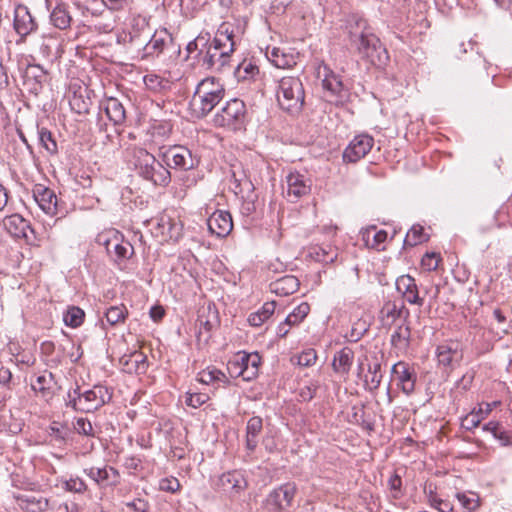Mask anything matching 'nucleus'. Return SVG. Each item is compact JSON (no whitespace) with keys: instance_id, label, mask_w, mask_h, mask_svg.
I'll return each mask as SVG.
<instances>
[{"instance_id":"nucleus-50","label":"nucleus","mask_w":512,"mask_h":512,"mask_svg":"<svg viewBox=\"0 0 512 512\" xmlns=\"http://www.w3.org/2000/svg\"><path fill=\"white\" fill-rule=\"evenodd\" d=\"M320 388V383L318 380H311L307 385L303 386L299 389V397L301 401L308 402L311 401L317 393V390Z\"/></svg>"},{"instance_id":"nucleus-29","label":"nucleus","mask_w":512,"mask_h":512,"mask_svg":"<svg viewBox=\"0 0 512 512\" xmlns=\"http://www.w3.org/2000/svg\"><path fill=\"white\" fill-rule=\"evenodd\" d=\"M271 291L278 296H288L299 288V281L295 276L287 275L270 284Z\"/></svg>"},{"instance_id":"nucleus-33","label":"nucleus","mask_w":512,"mask_h":512,"mask_svg":"<svg viewBox=\"0 0 512 512\" xmlns=\"http://www.w3.org/2000/svg\"><path fill=\"white\" fill-rule=\"evenodd\" d=\"M381 315L384 325H392L397 319L407 317L409 311L402 304L398 306L395 302H387L381 309Z\"/></svg>"},{"instance_id":"nucleus-46","label":"nucleus","mask_w":512,"mask_h":512,"mask_svg":"<svg viewBox=\"0 0 512 512\" xmlns=\"http://www.w3.org/2000/svg\"><path fill=\"white\" fill-rule=\"evenodd\" d=\"M46 70L39 64L27 65L24 72L25 81H34L36 84H41L46 78Z\"/></svg>"},{"instance_id":"nucleus-15","label":"nucleus","mask_w":512,"mask_h":512,"mask_svg":"<svg viewBox=\"0 0 512 512\" xmlns=\"http://www.w3.org/2000/svg\"><path fill=\"white\" fill-rule=\"evenodd\" d=\"M84 474L94 481L100 488L116 487L121 481L119 471L109 465L85 468Z\"/></svg>"},{"instance_id":"nucleus-49","label":"nucleus","mask_w":512,"mask_h":512,"mask_svg":"<svg viewBox=\"0 0 512 512\" xmlns=\"http://www.w3.org/2000/svg\"><path fill=\"white\" fill-rule=\"evenodd\" d=\"M410 338L409 326L400 325L391 335L393 346L407 345Z\"/></svg>"},{"instance_id":"nucleus-36","label":"nucleus","mask_w":512,"mask_h":512,"mask_svg":"<svg viewBox=\"0 0 512 512\" xmlns=\"http://www.w3.org/2000/svg\"><path fill=\"white\" fill-rule=\"evenodd\" d=\"M267 58L277 68H290L296 64L292 54L285 53L282 49L277 47L267 52Z\"/></svg>"},{"instance_id":"nucleus-21","label":"nucleus","mask_w":512,"mask_h":512,"mask_svg":"<svg viewBox=\"0 0 512 512\" xmlns=\"http://www.w3.org/2000/svg\"><path fill=\"white\" fill-rule=\"evenodd\" d=\"M198 337H204L207 341L210 338V333L219 325L218 312L208 306L206 309H201L198 314Z\"/></svg>"},{"instance_id":"nucleus-10","label":"nucleus","mask_w":512,"mask_h":512,"mask_svg":"<svg viewBox=\"0 0 512 512\" xmlns=\"http://www.w3.org/2000/svg\"><path fill=\"white\" fill-rule=\"evenodd\" d=\"M296 486L286 483L271 491L262 503L263 512H286L292 505Z\"/></svg>"},{"instance_id":"nucleus-44","label":"nucleus","mask_w":512,"mask_h":512,"mask_svg":"<svg viewBox=\"0 0 512 512\" xmlns=\"http://www.w3.org/2000/svg\"><path fill=\"white\" fill-rule=\"evenodd\" d=\"M38 138L41 146L49 153L56 154L58 151L56 140L47 128H38Z\"/></svg>"},{"instance_id":"nucleus-23","label":"nucleus","mask_w":512,"mask_h":512,"mask_svg":"<svg viewBox=\"0 0 512 512\" xmlns=\"http://www.w3.org/2000/svg\"><path fill=\"white\" fill-rule=\"evenodd\" d=\"M363 244L371 249L381 252L385 250L384 243L387 240V232L385 230H377L374 225L362 229L360 232Z\"/></svg>"},{"instance_id":"nucleus-32","label":"nucleus","mask_w":512,"mask_h":512,"mask_svg":"<svg viewBox=\"0 0 512 512\" xmlns=\"http://www.w3.org/2000/svg\"><path fill=\"white\" fill-rule=\"evenodd\" d=\"M53 384L54 376L52 373H48L47 375H39L36 381L31 384V387L35 393L48 401L54 396Z\"/></svg>"},{"instance_id":"nucleus-3","label":"nucleus","mask_w":512,"mask_h":512,"mask_svg":"<svg viewBox=\"0 0 512 512\" xmlns=\"http://www.w3.org/2000/svg\"><path fill=\"white\" fill-rule=\"evenodd\" d=\"M234 46L233 32H229L228 29L223 30V26H221L213 42L201 58L198 59V63L207 70L222 72L229 65Z\"/></svg>"},{"instance_id":"nucleus-7","label":"nucleus","mask_w":512,"mask_h":512,"mask_svg":"<svg viewBox=\"0 0 512 512\" xmlns=\"http://www.w3.org/2000/svg\"><path fill=\"white\" fill-rule=\"evenodd\" d=\"M93 251L98 254H107L111 256H133L134 248L132 244L125 240L118 231L111 229L99 233L92 244Z\"/></svg>"},{"instance_id":"nucleus-22","label":"nucleus","mask_w":512,"mask_h":512,"mask_svg":"<svg viewBox=\"0 0 512 512\" xmlns=\"http://www.w3.org/2000/svg\"><path fill=\"white\" fill-rule=\"evenodd\" d=\"M148 223L155 229L156 236H161L163 239H176L180 233L178 224L167 215L151 219Z\"/></svg>"},{"instance_id":"nucleus-55","label":"nucleus","mask_w":512,"mask_h":512,"mask_svg":"<svg viewBox=\"0 0 512 512\" xmlns=\"http://www.w3.org/2000/svg\"><path fill=\"white\" fill-rule=\"evenodd\" d=\"M75 430L79 434H83L85 436H94V429L89 420L86 418H77L74 424Z\"/></svg>"},{"instance_id":"nucleus-43","label":"nucleus","mask_w":512,"mask_h":512,"mask_svg":"<svg viewBox=\"0 0 512 512\" xmlns=\"http://www.w3.org/2000/svg\"><path fill=\"white\" fill-rule=\"evenodd\" d=\"M58 47L59 43L55 37L50 35H43L39 45V53L43 58L48 59L57 54Z\"/></svg>"},{"instance_id":"nucleus-37","label":"nucleus","mask_w":512,"mask_h":512,"mask_svg":"<svg viewBox=\"0 0 512 512\" xmlns=\"http://www.w3.org/2000/svg\"><path fill=\"white\" fill-rule=\"evenodd\" d=\"M50 21L53 26L61 30L70 27L71 16L67 6L63 3L58 4L50 14Z\"/></svg>"},{"instance_id":"nucleus-51","label":"nucleus","mask_w":512,"mask_h":512,"mask_svg":"<svg viewBox=\"0 0 512 512\" xmlns=\"http://www.w3.org/2000/svg\"><path fill=\"white\" fill-rule=\"evenodd\" d=\"M71 108L78 114H85L89 111L90 100L85 99L81 94L74 93L70 100Z\"/></svg>"},{"instance_id":"nucleus-60","label":"nucleus","mask_w":512,"mask_h":512,"mask_svg":"<svg viewBox=\"0 0 512 512\" xmlns=\"http://www.w3.org/2000/svg\"><path fill=\"white\" fill-rule=\"evenodd\" d=\"M180 488V483L176 478H163L159 481V489L165 492L175 493Z\"/></svg>"},{"instance_id":"nucleus-24","label":"nucleus","mask_w":512,"mask_h":512,"mask_svg":"<svg viewBox=\"0 0 512 512\" xmlns=\"http://www.w3.org/2000/svg\"><path fill=\"white\" fill-rule=\"evenodd\" d=\"M4 226L13 237L24 238L26 241L30 238L29 233L33 234V230L28 221L19 214H13L6 217L4 220Z\"/></svg>"},{"instance_id":"nucleus-59","label":"nucleus","mask_w":512,"mask_h":512,"mask_svg":"<svg viewBox=\"0 0 512 512\" xmlns=\"http://www.w3.org/2000/svg\"><path fill=\"white\" fill-rule=\"evenodd\" d=\"M242 367L240 366V361L238 359L237 354L228 361L227 370L229 372L230 377L238 378L241 377L244 380V374L241 371Z\"/></svg>"},{"instance_id":"nucleus-42","label":"nucleus","mask_w":512,"mask_h":512,"mask_svg":"<svg viewBox=\"0 0 512 512\" xmlns=\"http://www.w3.org/2000/svg\"><path fill=\"white\" fill-rule=\"evenodd\" d=\"M234 73L239 81H244L253 79L255 75L259 73V68L251 61L244 60L242 63L237 65Z\"/></svg>"},{"instance_id":"nucleus-47","label":"nucleus","mask_w":512,"mask_h":512,"mask_svg":"<svg viewBox=\"0 0 512 512\" xmlns=\"http://www.w3.org/2000/svg\"><path fill=\"white\" fill-rule=\"evenodd\" d=\"M309 311H310V306L308 303L303 302V303L299 304L285 318L286 324H289V326H294V325L299 324L309 314Z\"/></svg>"},{"instance_id":"nucleus-41","label":"nucleus","mask_w":512,"mask_h":512,"mask_svg":"<svg viewBox=\"0 0 512 512\" xmlns=\"http://www.w3.org/2000/svg\"><path fill=\"white\" fill-rule=\"evenodd\" d=\"M198 380L203 384H212V383H228V378L226 375L216 369V368H207L199 373Z\"/></svg>"},{"instance_id":"nucleus-54","label":"nucleus","mask_w":512,"mask_h":512,"mask_svg":"<svg viewBox=\"0 0 512 512\" xmlns=\"http://www.w3.org/2000/svg\"><path fill=\"white\" fill-rule=\"evenodd\" d=\"M457 499L459 503L469 511L475 510L479 505L478 498L473 493H471L470 495H467L465 493H458Z\"/></svg>"},{"instance_id":"nucleus-38","label":"nucleus","mask_w":512,"mask_h":512,"mask_svg":"<svg viewBox=\"0 0 512 512\" xmlns=\"http://www.w3.org/2000/svg\"><path fill=\"white\" fill-rule=\"evenodd\" d=\"M276 304L274 301L266 302L260 310L253 312L248 316V322L251 326L259 327L268 320L275 311Z\"/></svg>"},{"instance_id":"nucleus-5","label":"nucleus","mask_w":512,"mask_h":512,"mask_svg":"<svg viewBox=\"0 0 512 512\" xmlns=\"http://www.w3.org/2000/svg\"><path fill=\"white\" fill-rule=\"evenodd\" d=\"M112 399V392L103 385H94L91 389L81 391L77 386L68 392L67 406L75 411L90 413L98 410Z\"/></svg>"},{"instance_id":"nucleus-40","label":"nucleus","mask_w":512,"mask_h":512,"mask_svg":"<svg viewBox=\"0 0 512 512\" xmlns=\"http://www.w3.org/2000/svg\"><path fill=\"white\" fill-rule=\"evenodd\" d=\"M128 316V310L125 305H117L109 307L105 312L107 322L112 325L123 323Z\"/></svg>"},{"instance_id":"nucleus-20","label":"nucleus","mask_w":512,"mask_h":512,"mask_svg":"<svg viewBox=\"0 0 512 512\" xmlns=\"http://www.w3.org/2000/svg\"><path fill=\"white\" fill-rule=\"evenodd\" d=\"M100 110H103L107 118L114 126H121L126 121V109L123 103L114 97L105 99L100 104Z\"/></svg>"},{"instance_id":"nucleus-19","label":"nucleus","mask_w":512,"mask_h":512,"mask_svg":"<svg viewBox=\"0 0 512 512\" xmlns=\"http://www.w3.org/2000/svg\"><path fill=\"white\" fill-rule=\"evenodd\" d=\"M317 77L322 78V86L331 96L344 98L342 81L327 65L323 64L318 67Z\"/></svg>"},{"instance_id":"nucleus-56","label":"nucleus","mask_w":512,"mask_h":512,"mask_svg":"<svg viewBox=\"0 0 512 512\" xmlns=\"http://www.w3.org/2000/svg\"><path fill=\"white\" fill-rule=\"evenodd\" d=\"M125 506L129 509V512H148L150 508L148 501L142 498L126 502Z\"/></svg>"},{"instance_id":"nucleus-52","label":"nucleus","mask_w":512,"mask_h":512,"mask_svg":"<svg viewBox=\"0 0 512 512\" xmlns=\"http://www.w3.org/2000/svg\"><path fill=\"white\" fill-rule=\"evenodd\" d=\"M317 360V353L314 349L309 348L302 351L297 356V364L303 367H310L315 364Z\"/></svg>"},{"instance_id":"nucleus-9","label":"nucleus","mask_w":512,"mask_h":512,"mask_svg":"<svg viewBox=\"0 0 512 512\" xmlns=\"http://www.w3.org/2000/svg\"><path fill=\"white\" fill-rule=\"evenodd\" d=\"M245 117V103L238 98H234L228 101L226 105L214 116L213 121L216 126L238 130L243 127Z\"/></svg>"},{"instance_id":"nucleus-12","label":"nucleus","mask_w":512,"mask_h":512,"mask_svg":"<svg viewBox=\"0 0 512 512\" xmlns=\"http://www.w3.org/2000/svg\"><path fill=\"white\" fill-rule=\"evenodd\" d=\"M248 486L247 480L239 470H232L220 475L215 482L216 489L230 498L237 497Z\"/></svg>"},{"instance_id":"nucleus-6","label":"nucleus","mask_w":512,"mask_h":512,"mask_svg":"<svg viewBox=\"0 0 512 512\" xmlns=\"http://www.w3.org/2000/svg\"><path fill=\"white\" fill-rule=\"evenodd\" d=\"M305 91L298 77L284 76L278 82L277 101L280 107L292 114L299 113L304 105Z\"/></svg>"},{"instance_id":"nucleus-45","label":"nucleus","mask_w":512,"mask_h":512,"mask_svg":"<svg viewBox=\"0 0 512 512\" xmlns=\"http://www.w3.org/2000/svg\"><path fill=\"white\" fill-rule=\"evenodd\" d=\"M84 317L85 313L81 308L72 306L64 314L63 320L67 326L77 328L83 323Z\"/></svg>"},{"instance_id":"nucleus-35","label":"nucleus","mask_w":512,"mask_h":512,"mask_svg":"<svg viewBox=\"0 0 512 512\" xmlns=\"http://www.w3.org/2000/svg\"><path fill=\"white\" fill-rule=\"evenodd\" d=\"M171 42L172 38L170 34L167 32L166 29L156 32L152 35L149 42L145 46V50L147 54L153 55V54H159L163 51L164 47L166 46L167 42Z\"/></svg>"},{"instance_id":"nucleus-31","label":"nucleus","mask_w":512,"mask_h":512,"mask_svg":"<svg viewBox=\"0 0 512 512\" xmlns=\"http://www.w3.org/2000/svg\"><path fill=\"white\" fill-rule=\"evenodd\" d=\"M263 421L261 417H251L246 426V448L253 452L258 445V436L262 431Z\"/></svg>"},{"instance_id":"nucleus-61","label":"nucleus","mask_w":512,"mask_h":512,"mask_svg":"<svg viewBox=\"0 0 512 512\" xmlns=\"http://www.w3.org/2000/svg\"><path fill=\"white\" fill-rule=\"evenodd\" d=\"M443 258H420V267L423 271L438 270Z\"/></svg>"},{"instance_id":"nucleus-16","label":"nucleus","mask_w":512,"mask_h":512,"mask_svg":"<svg viewBox=\"0 0 512 512\" xmlns=\"http://www.w3.org/2000/svg\"><path fill=\"white\" fill-rule=\"evenodd\" d=\"M391 372L396 377L398 386L404 394L410 395L414 392L417 375L408 363L404 361L395 363Z\"/></svg>"},{"instance_id":"nucleus-48","label":"nucleus","mask_w":512,"mask_h":512,"mask_svg":"<svg viewBox=\"0 0 512 512\" xmlns=\"http://www.w3.org/2000/svg\"><path fill=\"white\" fill-rule=\"evenodd\" d=\"M381 363L375 357V361L368 364V372L370 374V378L366 379V383L370 385V390H375L380 386L382 381V374L380 372Z\"/></svg>"},{"instance_id":"nucleus-57","label":"nucleus","mask_w":512,"mask_h":512,"mask_svg":"<svg viewBox=\"0 0 512 512\" xmlns=\"http://www.w3.org/2000/svg\"><path fill=\"white\" fill-rule=\"evenodd\" d=\"M209 400V396L206 393H189L186 398V404L193 408H198L205 404Z\"/></svg>"},{"instance_id":"nucleus-28","label":"nucleus","mask_w":512,"mask_h":512,"mask_svg":"<svg viewBox=\"0 0 512 512\" xmlns=\"http://www.w3.org/2000/svg\"><path fill=\"white\" fill-rule=\"evenodd\" d=\"M121 363L128 373L143 374L148 367L146 355L139 351H135L127 357H123Z\"/></svg>"},{"instance_id":"nucleus-62","label":"nucleus","mask_w":512,"mask_h":512,"mask_svg":"<svg viewBox=\"0 0 512 512\" xmlns=\"http://www.w3.org/2000/svg\"><path fill=\"white\" fill-rule=\"evenodd\" d=\"M233 178H234V183H235L234 192L236 194L243 193L245 191L251 192L254 190V186L250 180H248L246 178L238 179V178H236L235 173H233Z\"/></svg>"},{"instance_id":"nucleus-64","label":"nucleus","mask_w":512,"mask_h":512,"mask_svg":"<svg viewBox=\"0 0 512 512\" xmlns=\"http://www.w3.org/2000/svg\"><path fill=\"white\" fill-rule=\"evenodd\" d=\"M474 379L473 374H464L462 378L457 382V388L461 389L462 391H467L470 389L472 382Z\"/></svg>"},{"instance_id":"nucleus-17","label":"nucleus","mask_w":512,"mask_h":512,"mask_svg":"<svg viewBox=\"0 0 512 512\" xmlns=\"http://www.w3.org/2000/svg\"><path fill=\"white\" fill-rule=\"evenodd\" d=\"M207 226L212 234L225 237L233 228L232 216L228 211L217 210L207 219Z\"/></svg>"},{"instance_id":"nucleus-53","label":"nucleus","mask_w":512,"mask_h":512,"mask_svg":"<svg viewBox=\"0 0 512 512\" xmlns=\"http://www.w3.org/2000/svg\"><path fill=\"white\" fill-rule=\"evenodd\" d=\"M64 489L69 492L84 493L87 490V485L81 478L75 477L64 482Z\"/></svg>"},{"instance_id":"nucleus-13","label":"nucleus","mask_w":512,"mask_h":512,"mask_svg":"<svg viewBox=\"0 0 512 512\" xmlns=\"http://www.w3.org/2000/svg\"><path fill=\"white\" fill-rule=\"evenodd\" d=\"M286 184V198L291 203L298 202L311 192V179L299 172H290L286 176Z\"/></svg>"},{"instance_id":"nucleus-25","label":"nucleus","mask_w":512,"mask_h":512,"mask_svg":"<svg viewBox=\"0 0 512 512\" xmlns=\"http://www.w3.org/2000/svg\"><path fill=\"white\" fill-rule=\"evenodd\" d=\"M238 359L240 361L241 371L244 374L245 381H251L259 372L261 357L258 353L238 352Z\"/></svg>"},{"instance_id":"nucleus-27","label":"nucleus","mask_w":512,"mask_h":512,"mask_svg":"<svg viewBox=\"0 0 512 512\" xmlns=\"http://www.w3.org/2000/svg\"><path fill=\"white\" fill-rule=\"evenodd\" d=\"M397 289L403 293L404 298L410 304L423 305V299L418 295L415 280L410 276H402L397 280Z\"/></svg>"},{"instance_id":"nucleus-26","label":"nucleus","mask_w":512,"mask_h":512,"mask_svg":"<svg viewBox=\"0 0 512 512\" xmlns=\"http://www.w3.org/2000/svg\"><path fill=\"white\" fill-rule=\"evenodd\" d=\"M17 502L26 512H50L49 500L40 495H21L17 498Z\"/></svg>"},{"instance_id":"nucleus-11","label":"nucleus","mask_w":512,"mask_h":512,"mask_svg":"<svg viewBox=\"0 0 512 512\" xmlns=\"http://www.w3.org/2000/svg\"><path fill=\"white\" fill-rule=\"evenodd\" d=\"M13 29L18 35L16 45L25 44L28 36L38 30V22L24 4H17L14 8Z\"/></svg>"},{"instance_id":"nucleus-58","label":"nucleus","mask_w":512,"mask_h":512,"mask_svg":"<svg viewBox=\"0 0 512 512\" xmlns=\"http://www.w3.org/2000/svg\"><path fill=\"white\" fill-rule=\"evenodd\" d=\"M484 419V416H481L478 411L472 412L469 415H467L463 421L462 426L466 428L467 430H472L479 426L480 422Z\"/></svg>"},{"instance_id":"nucleus-18","label":"nucleus","mask_w":512,"mask_h":512,"mask_svg":"<svg viewBox=\"0 0 512 512\" xmlns=\"http://www.w3.org/2000/svg\"><path fill=\"white\" fill-rule=\"evenodd\" d=\"M32 192L34 200L46 214L55 215L57 213V196L52 189L42 184H36Z\"/></svg>"},{"instance_id":"nucleus-63","label":"nucleus","mask_w":512,"mask_h":512,"mask_svg":"<svg viewBox=\"0 0 512 512\" xmlns=\"http://www.w3.org/2000/svg\"><path fill=\"white\" fill-rule=\"evenodd\" d=\"M202 41H204L203 45L205 46L207 44V41L205 40L204 37H198L195 40L189 42L186 46L188 55H191L192 53L197 52L196 57H199V59H200L201 56L203 55V51H202V49H199V43Z\"/></svg>"},{"instance_id":"nucleus-2","label":"nucleus","mask_w":512,"mask_h":512,"mask_svg":"<svg viewBox=\"0 0 512 512\" xmlns=\"http://www.w3.org/2000/svg\"><path fill=\"white\" fill-rule=\"evenodd\" d=\"M132 163L139 177L155 186L167 187L171 182V173L159 156H154L146 149L133 147Z\"/></svg>"},{"instance_id":"nucleus-34","label":"nucleus","mask_w":512,"mask_h":512,"mask_svg":"<svg viewBox=\"0 0 512 512\" xmlns=\"http://www.w3.org/2000/svg\"><path fill=\"white\" fill-rule=\"evenodd\" d=\"M429 234L425 233L424 227L420 224H414L406 233L403 248L407 250L409 247L422 244L429 240Z\"/></svg>"},{"instance_id":"nucleus-39","label":"nucleus","mask_w":512,"mask_h":512,"mask_svg":"<svg viewBox=\"0 0 512 512\" xmlns=\"http://www.w3.org/2000/svg\"><path fill=\"white\" fill-rule=\"evenodd\" d=\"M457 355V349H454L451 345L448 344L439 345L436 349L438 364L444 367L451 366Z\"/></svg>"},{"instance_id":"nucleus-30","label":"nucleus","mask_w":512,"mask_h":512,"mask_svg":"<svg viewBox=\"0 0 512 512\" xmlns=\"http://www.w3.org/2000/svg\"><path fill=\"white\" fill-rule=\"evenodd\" d=\"M353 359L354 352L352 349L344 347L334 355L332 368L336 373L346 375L351 369Z\"/></svg>"},{"instance_id":"nucleus-1","label":"nucleus","mask_w":512,"mask_h":512,"mask_svg":"<svg viewBox=\"0 0 512 512\" xmlns=\"http://www.w3.org/2000/svg\"><path fill=\"white\" fill-rule=\"evenodd\" d=\"M347 28L349 43L362 60L375 66L387 63L388 52L365 19L352 16Z\"/></svg>"},{"instance_id":"nucleus-14","label":"nucleus","mask_w":512,"mask_h":512,"mask_svg":"<svg viewBox=\"0 0 512 512\" xmlns=\"http://www.w3.org/2000/svg\"><path fill=\"white\" fill-rule=\"evenodd\" d=\"M374 145L373 137L367 134L355 136L343 152V161L356 163L364 158Z\"/></svg>"},{"instance_id":"nucleus-8","label":"nucleus","mask_w":512,"mask_h":512,"mask_svg":"<svg viewBox=\"0 0 512 512\" xmlns=\"http://www.w3.org/2000/svg\"><path fill=\"white\" fill-rule=\"evenodd\" d=\"M159 158L169 169L188 171L193 169L198 161L193 157L192 152L181 145L162 147L159 149Z\"/></svg>"},{"instance_id":"nucleus-4","label":"nucleus","mask_w":512,"mask_h":512,"mask_svg":"<svg viewBox=\"0 0 512 512\" xmlns=\"http://www.w3.org/2000/svg\"><path fill=\"white\" fill-rule=\"evenodd\" d=\"M224 86L214 77L200 81L190 101V108L197 118L206 117L224 98Z\"/></svg>"}]
</instances>
